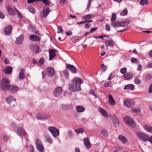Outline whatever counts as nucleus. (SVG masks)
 Listing matches in <instances>:
<instances>
[{"mask_svg":"<svg viewBox=\"0 0 152 152\" xmlns=\"http://www.w3.org/2000/svg\"><path fill=\"white\" fill-rule=\"evenodd\" d=\"M10 85L9 80L7 78H4L0 84V87L3 91H5L9 90Z\"/></svg>","mask_w":152,"mask_h":152,"instance_id":"nucleus-1","label":"nucleus"},{"mask_svg":"<svg viewBox=\"0 0 152 152\" xmlns=\"http://www.w3.org/2000/svg\"><path fill=\"white\" fill-rule=\"evenodd\" d=\"M64 75L65 77H66V78L68 79V75L69 73L68 72H67L66 70H65L64 72Z\"/></svg>","mask_w":152,"mask_h":152,"instance_id":"nucleus-58","label":"nucleus"},{"mask_svg":"<svg viewBox=\"0 0 152 152\" xmlns=\"http://www.w3.org/2000/svg\"><path fill=\"white\" fill-rule=\"evenodd\" d=\"M131 60L132 63L137 64L138 63V60L135 58L132 57L131 58Z\"/></svg>","mask_w":152,"mask_h":152,"instance_id":"nucleus-54","label":"nucleus"},{"mask_svg":"<svg viewBox=\"0 0 152 152\" xmlns=\"http://www.w3.org/2000/svg\"><path fill=\"white\" fill-rule=\"evenodd\" d=\"M36 147L37 150L40 152H43L44 150V147L41 141L39 139L35 140Z\"/></svg>","mask_w":152,"mask_h":152,"instance_id":"nucleus-5","label":"nucleus"},{"mask_svg":"<svg viewBox=\"0 0 152 152\" xmlns=\"http://www.w3.org/2000/svg\"><path fill=\"white\" fill-rule=\"evenodd\" d=\"M50 12V11L48 7L44 8L42 12L40 13V16L42 18H45Z\"/></svg>","mask_w":152,"mask_h":152,"instance_id":"nucleus-8","label":"nucleus"},{"mask_svg":"<svg viewBox=\"0 0 152 152\" xmlns=\"http://www.w3.org/2000/svg\"><path fill=\"white\" fill-rule=\"evenodd\" d=\"M140 3V4L142 5H144L145 4H147L148 3V0H141Z\"/></svg>","mask_w":152,"mask_h":152,"instance_id":"nucleus-43","label":"nucleus"},{"mask_svg":"<svg viewBox=\"0 0 152 152\" xmlns=\"http://www.w3.org/2000/svg\"><path fill=\"white\" fill-rule=\"evenodd\" d=\"M102 134L104 136H107V129H103L101 131Z\"/></svg>","mask_w":152,"mask_h":152,"instance_id":"nucleus-49","label":"nucleus"},{"mask_svg":"<svg viewBox=\"0 0 152 152\" xmlns=\"http://www.w3.org/2000/svg\"><path fill=\"white\" fill-rule=\"evenodd\" d=\"M44 59L43 58H41L39 60V64L40 65H42L44 61Z\"/></svg>","mask_w":152,"mask_h":152,"instance_id":"nucleus-57","label":"nucleus"},{"mask_svg":"<svg viewBox=\"0 0 152 152\" xmlns=\"http://www.w3.org/2000/svg\"><path fill=\"white\" fill-rule=\"evenodd\" d=\"M72 83L73 84H79V85L83 83L82 80L78 77H75L72 80Z\"/></svg>","mask_w":152,"mask_h":152,"instance_id":"nucleus-11","label":"nucleus"},{"mask_svg":"<svg viewBox=\"0 0 152 152\" xmlns=\"http://www.w3.org/2000/svg\"><path fill=\"white\" fill-rule=\"evenodd\" d=\"M127 69L126 68L124 67L121 68L120 70V72L122 74L125 75L126 73Z\"/></svg>","mask_w":152,"mask_h":152,"instance_id":"nucleus-47","label":"nucleus"},{"mask_svg":"<svg viewBox=\"0 0 152 152\" xmlns=\"http://www.w3.org/2000/svg\"><path fill=\"white\" fill-rule=\"evenodd\" d=\"M134 83L136 84H140L141 83V81L138 78H136L134 80Z\"/></svg>","mask_w":152,"mask_h":152,"instance_id":"nucleus-45","label":"nucleus"},{"mask_svg":"<svg viewBox=\"0 0 152 152\" xmlns=\"http://www.w3.org/2000/svg\"><path fill=\"white\" fill-rule=\"evenodd\" d=\"M7 9L8 12V13L10 15H12L13 12L12 7L8 5L6 7Z\"/></svg>","mask_w":152,"mask_h":152,"instance_id":"nucleus-37","label":"nucleus"},{"mask_svg":"<svg viewBox=\"0 0 152 152\" xmlns=\"http://www.w3.org/2000/svg\"><path fill=\"white\" fill-rule=\"evenodd\" d=\"M24 77V70L23 69H22L19 73L18 77L19 79L22 80Z\"/></svg>","mask_w":152,"mask_h":152,"instance_id":"nucleus-35","label":"nucleus"},{"mask_svg":"<svg viewBox=\"0 0 152 152\" xmlns=\"http://www.w3.org/2000/svg\"><path fill=\"white\" fill-rule=\"evenodd\" d=\"M137 137L143 141H147L148 140V136L146 134L140 132H137L136 133Z\"/></svg>","mask_w":152,"mask_h":152,"instance_id":"nucleus-4","label":"nucleus"},{"mask_svg":"<svg viewBox=\"0 0 152 152\" xmlns=\"http://www.w3.org/2000/svg\"><path fill=\"white\" fill-rule=\"evenodd\" d=\"M16 99L12 96H10L6 98V101L8 104H10L12 101H15Z\"/></svg>","mask_w":152,"mask_h":152,"instance_id":"nucleus-28","label":"nucleus"},{"mask_svg":"<svg viewBox=\"0 0 152 152\" xmlns=\"http://www.w3.org/2000/svg\"><path fill=\"white\" fill-rule=\"evenodd\" d=\"M152 76L150 74H148L145 77V79L147 80H150L151 79Z\"/></svg>","mask_w":152,"mask_h":152,"instance_id":"nucleus-56","label":"nucleus"},{"mask_svg":"<svg viewBox=\"0 0 152 152\" xmlns=\"http://www.w3.org/2000/svg\"><path fill=\"white\" fill-rule=\"evenodd\" d=\"M92 0H89L88 1V7L86 8V9L88 10H89V9L90 7V6L91 4V2Z\"/></svg>","mask_w":152,"mask_h":152,"instance_id":"nucleus-62","label":"nucleus"},{"mask_svg":"<svg viewBox=\"0 0 152 152\" xmlns=\"http://www.w3.org/2000/svg\"><path fill=\"white\" fill-rule=\"evenodd\" d=\"M124 121L128 125L132 127H134L136 126V124L132 119L129 116L124 117L123 119Z\"/></svg>","mask_w":152,"mask_h":152,"instance_id":"nucleus-2","label":"nucleus"},{"mask_svg":"<svg viewBox=\"0 0 152 152\" xmlns=\"http://www.w3.org/2000/svg\"><path fill=\"white\" fill-rule=\"evenodd\" d=\"M43 119H46L48 118H49L50 117V115L48 114H43Z\"/></svg>","mask_w":152,"mask_h":152,"instance_id":"nucleus-55","label":"nucleus"},{"mask_svg":"<svg viewBox=\"0 0 152 152\" xmlns=\"http://www.w3.org/2000/svg\"><path fill=\"white\" fill-rule=\"evenodd\" d=\"M43 114L41 113H39L37 115V117L39 119H40L42 120L43 119Z\"/></svg>","mask_w":152,"mask_h":152,"instance_id":"nucleus-52","label":"nucleus"},{"mask_svg":"<svg viewBox=\"0 0 152 152\" xmlns=\"http://www.w3.org/2000/svg\"><path fill=\"white\" fill-rule=\"evenodd\" d=\"M101 68L102 69V71L103 72H104L106 69V66L104 64H102L101 65Z\"/></svg>","mask_w":152,"mask_h":152,"instance_id":"nucleus-59","label":"nucleus"},{"mask_svg":"<svg viewBox=\"0 0 152 152\" xmlns=\"http://www.w3.org/2000/svg\"><path fill=\"white\" fill-rule=\"evenodd\" d=\"M134 88V86L133 84H129L125 86L124 88V90H133Z\"/></svg>","mask_w":152,"mask_h":152,"instance_id":"nucleus-30","label":"nucleus"},{"mask_svg":"<svg viewBox=\"0 0 152 152\" xmlns=\"http://www.w3.org/2000/svg\"><path fill=\"white\" fill-rule=\"evenodd\" d=\"M99 110L104 117L107 118L108 117V115L107 112L104 109L100 107L99 108Z\"/></svg>","mask_w":152,"mask_h":152,"instance_id":"nucleus-17","label":"nucleus"},{"mask_svg":"<svg viewBox=\"0 0 152 152\" xmlns=\"http://www.w3.org/2000/svg\"><path fill=\"white\" fill-rule=\"evenodd\" d=\"M114 77V75H113V73H111L109 75L108 80H110Z\"/></svg>","mask_w":152,"mask_h":152,"instance_id":"nucleus-63","label":"nucleus"},{"mask_svg":"<svg viewBox=\"0 0 152 152\" xmlns=\"http://www.w3.org/2000/svg\"><path fill=\"white\" fill-rule=\"evenodd\" d=\"M91 15L88 14V15H86L84 16H83L82 17V18L84 19L85 20H88L89 19L91 18Z\"/></svg>","mask_w":152,"mask_h":152,"instance_id":"nucleus-42","label":"nucleus"},{"mask_svg":"<svg viewBox=\"0 0 152 152\" xmlns=\"http://www.w3.org/2000/svg\"><path fill=\"white\" fill-rule=\"evenodd\" d=\"M108 96L109 97V102L110 105H114L115 104V102L112 96L109 94L108 95Z\"/></svg>","mask_w":152,"mask_h":152,"instance_id":"nucleus-26","label":"nucleus"},{"mask_svg":"<svg viewBox=\"0 0 152 152\" xmlns=\"http://www.w3.org/2000/svg\"><path fill=\"white\" fill-rule=\"evenodd\" d=\"M113 122V125L115 127L118 126H119V121L118 118L115 117H113L112 118Z\"/></svg>","mask_w":152,"mask_h":152,"instance_id":"nucleus-22","label":"nucleus"},{"mask_svg":"<svg viewBox=\"0 0 152 152\" xmlns=\"http://www.w3.org/2000/svg\"><path fill=\"white\" fill-rule=\"evenodd\" d=\"M41 1L45 5L48 6L49 5V0H36V1Z\"/></svg>","mask_w":152,"mask_h":152,"instance_id":"nucleus-39","label":"nucleus"},{"mask_svg":"<svg viewBox=\"0 0 152 152\" xmlns=\"http://www.w3.org/2000/svg\"><path fill=\"white\" fill-rule=\"evenodd\" d=\"M105 29L107 31H109L110 30V28L108 24L107 23L106 24Z\"/></svg>","mask_w":152,"mask_h":152,"instance_id":"nucleus-60","label":"nucleus"},{"mask_svg":"<svg viewBox=\"0 0 152 152\" xmlns=\"http://www.w3.org/2000/svg\"><path fill=\"white\" fill-rule=\"evenodd\" d=\"M105 44L107 46H113L114 45V42L112 40H107L105 41Z\"/></svg>","mask_w":152,"mask_h":152,"instance_id":"nucleus-31","label":"nucleus"},{"mask_svg":"<svg viewBox=\"0 0 152 152\" xmlns=\"http://www.w3.org/2000/svg\"><path fill=\"white\" fill-rule=\"evenodd\" d=\"M84 142L85 146L88 148H90L91 147V145L89 142V139L88 137H86L85 139Z\"/></svg>","mask_w":152,"mask_h":152,"instance_id":"nucleus-23","label":"nucleus"},{"mask_svg":"<svg viewBox=\"0 0 152 152\" xmlns=\"http://www.w3.org/2000/svg\"><path fill=\"white\" fill-rule=\"evenodd\" d=\"M68 136L69 137H71L73 136L72 133L71 131H68Z\"/></svg>","mask_w":152,"mask_h":152,"instance_id":"nucleus-61","label":"nucleus"},{"mask_svg":"<svg viewBox=\"0 0 152 152\" xmlns=\"http://www.w3.org/2000/svg\"><path fill=\"white\" fill-rule=\"evenodd\" d=\"M128 12V11L126 8H125L120 14L121 16H123L126 15Z\"/></svg>","mask_w":152,"mask_h":152,"instance_id":"nucleus-44","label":"nucleus"},{"mask_svg":"<svg viewBox=\"0 0 152 152\" xmlns=\"http://www.w3.org/2000/svg\"><path fill=\"white\" fill-rule=\"evenodd\" d=\"M18 134L21 137L25 136L26 132L23 130L22 129L21 127H19L18 128Z\"/></svg>","mask_w":152,"mask_h":152,"instance_id":"nucleus-21","label":"nucleus"},{"mask_svg":"<svg viewBox=\"0 0 152 152\" xmlns=\"http://www.w3.org/2000/svg\"><path fill=\"white\" fill-rule=\"evenodd\" d=\"M112 26L115 28L121 27L120 22L118 21L112 22L111 23Z\"/></svg>","mask_w":152,"mask_h":152,"instance_id":"nucleus-32","label":"nucleus"},{"mask_svg":"<svg viewBox=\"0 0 152 152\" xmlns=\"http://www.w3.org/2000/svg\"><path fill=\"white\" fill-rule=\"evenodd\" d=\"M62 88L60 87H56L54 89L53 94L56 97H58L60 96L62 93Z\"/></svg>","mask_w":152,"mask_h":152,"instance_id":"nucleus-9","label":"nucleus"},{"mask_svg":"<svg viewBox=\"0 0 152 152\" xmlns=\"http://www.w3.org/2000/svg\"><path fill=\"white\" fill-rule=\"evenodd\" d=\"M29 39L30 40L32 41H39L40 40V38L37 36L33 34L30 35Z\"/></svg>","mask_w":152,"mask_h":152,"instance_id":"nucleus-16","label":"nucleus"},{"mask_svg":"<svg viewBox=\"0 0 152 152\" xmlns=\"http://www.w3.org/2000/svg\"><path fill=\"white\" fill-rule=\"evenodd\" d=\"M116 18V15L115 13H113L112 14V18H111V20L112 22L114 21Z\"/></svg>","mask_w":152,"mask_h":152,"instance_id":"nucleus-48","label":"nucleus"},{"mask_svg":"<svg viewBox=\"0 0 152 152\" xmlns=\"http://www.w3.org/2000/svg\"><path fill=\"white\" fill-rule=\"evenodd\" d=\"M28 10L33 13H34L35 12V9L32 7H31L28 8Z\"/></svg>","mask_w":152,"mask_h":152,"instance_id":"nucleus-51","label":"nucleus"},{"mask_svg":"<svg viewBox=\"0 0 152 152\" xmlns=\"http://www.w3.org/2000/svg\"><path fill=\"white\" fill-rule=\"evenodd\" d=\"M46 70L48 76L52 77L54 75L55 72L53 68L48 67L46 68Z\"/></svg>","mask_w":152,"mask_h":152,"instance_id":"nucleus-12","label":"nucleus"},{"mask_svg":"<svg viewBox=\"0 0 152 152\" xmlns=\"http://www.w3.org/2000/svg\"><path fill=\"white\" fill-rule=\"evenodd\" d=\"M75 131L77 133H82L84 132L83 130V128H81L80 129H75Z\"/></svg>","mask_w":152,"mask_h":152,"instance_id":"nucleus-46","label":"nucleus"},{"mask_svg":"<svg viewBox=\"0 0 152 152\" xmlns=\"http://www.w3.org/2000/svg\"><path fill=\"white\" fill-rule=\"evenodd\" d=\"M144 129L147 132L152 134V126L145 125L143 126Z\"/></svg>","mask_w":152,"mask_h":152,"instance_id":"nucleus-24","label":"nucleus"},{"mask_svg":"<svg viewBox=\"0 0 152 152\" xmlns=\"http://www.w3.org/2000/svg\"><path fill=\"white\" fill-rule=\"evenodd\" d=\"M58 28V32L57 33H60L63 31V30L62 28V27L61 26H57Z\"/></svg>","mask_w":152,"mask_h":152,"instance_id":"nucleus-53","label":"nucleus"},{"mask_svg":"<svg viewBox=\"0 0 152 152\" xmlns=\"http://www.w3.org/2000/svg\"><path fill=\"white\" fill-rule=\"evenodd\" d=\"M133 77V75L130 72H127L123 76V78L125 80H129Z\"/></svg>","mask_w":152,"mask_h":152,"instance_id":"nucleus-19","label":"nucleus"},{"mask_svg":"<svg viewBox=\"0 0 152 152\" xmlns=\"http://www.w3.org/2000/svg\"><path fill=\"white\" fill-rule=\"evenodd\" d=\"M3 139L4 141L7 142L9 139V137L7 134H5L3 137Z\"/></svg>","mask_w":152,"mask_h":152,"instance_id":"nucleus-50","label":"nucleus"},{"mask_svg":"<svg viewBox=\"0 0 152 152\" xmlns=\"http://www.w3.org/2000/svg\"><path fill=\"white\" fill-rule=\"evenodd\" d=\"M48 130L54 137H56L59 135V130L56 127L53 126L49 127L48 128Z\"/></svg>","mask_w":152,"mask_h":152,"instance_id":"nucleus-7","label":"nucleus"},{"mask_svg":"<svg viewBox=\"0 0 152 152\" xmlns=\"http://www.w3.org/2000/svg\"><path fill=\"white\" fill-rule=\"evenodd\" d=\"M32 50L35 53H38L41 51V50L39 47L37 45H34L31 46Z\"/></svg>","mask_w":152,"mask_h":152,"instance_id":"nucleus-14","label":"nucleus"},{"mask_svg":"<svg viewBox=\"0 0 152 152\" xmlns=\"http://www.w3.org/2000/svg\"><path fill=\"white\" fill-rule=\"evenodd\" d=\"M76 110L77 113L82 112L84 111L85 108L82 106H77L76 107Z\"/></svg>","mask_w":152,"mask_h":152,"instance_id":"nucleus-29","label":"nucleus"},{"mask_svg":"<svg viewBox=\"0 0 152 152\" xmlns=\"http://www.w3.org/2000/svg\"><path fill=\"white\" fill-rule=\"evenodd\" d=\"M56 50L54 49H52L49 52V60H51L53 58H54L56 56Z\"/></svg>","mask_w":152,"mask_h":152,"instance_id":"nucleus-15","label":"nucleus"},{"mask_svg":"<svg viewBox=\"0 0 152 152\" xmlns=\"http://www.w3.org/2000/svg\"><path fill=\"white\" fill-rule=\"evenodd\" d=\"M68 88L69 90L71 92H76L80 91L81 89L80 86L79 84H69Z\"/></svg>","mask_w":152,"mask_h":152,"instance_id":"nucleus-3","label":"nucleus"},{"mask_svg":"<svg viewBox=\"0 0 152 152\" xmlns=\"http://www.w3.org/2000/svg\"><path fill=\"white\" fill-rule=\"evenodd\" d=\"M124 104L126 107L131 108L134 105L135 102L133 100L126 99L124 101Z\"/></svg>","mask_w":152,"mask_h":152,"instance_id":"nucleus-6","label":"nucleus"},{"mask_svg":"<svg viewBox=\"0 0 152 152\" xmlns=\"http://www.w3.org/2000/svg\"><path fill=\"white\" fill-rule=\"evenodd\" d=\"M66 68L69 70L72 73H75L76 72L77 70L76 67L72 65L67 64L66 65Z\"/></svg>","mask_w":152,"mask_h":152,"instance_id":"nucleus-13","label":"nucleus"},{"mask_svg":"<svg viewBox=\"0 0 152 152\" xmlns=\"http://www.w3.org/2000/svg\"><path fill=\"white\" fill-rule=\"evenodd\" d=\"M140 111V110L139 109L133 108L132 109V113L137 114Z\"/></svg>","mask_w":152,"mask_h":152,"instance_id":"nucleus-40","label":"nucleus"},{"mask_svg":"<svg viewBox=\"0 0 152 152\" xmlns=\"http://www.w3.org/2000/svg\"><path fill=\"white\" fill-rule=\"evenodd\" d=\"M59 107L61 109L63 110H66L69 108V107L68 105L63 104L60 105Z\"/></svg>","mask_w":152,"mask_h":152,"instance_id":"nucleus-38","label":"nucleus"},{"mask_svg":"<svg viewBox=\"0 0 152 152\" xmlns=\"http://www.w3.org/2000/svg\"><path fill=\"white\" fill-rule=\"evenodd\" d=\"M12 26L10 25H8L5 28L4 33L5 35H9L11 33Z\"/></svg>","mask_w":152,"mask_h":152,"instance_id":"nucleus-10","label":"nucleus"},{"mask_svg":"<svg viewBox=\"0 0 152 152\" xmlns=\"http://www.w3.org/2000/svg\"><path fill=\"white\" fill-rule=\"evenodd\" d=\"M12 67L7 66L5 67L4 70V72L6 74L10 75L12 73Z\"/></svg>","mask_w":152,"mask_h":152,"instance_id":"nucleus-20","label":"nucleus"},{"mask_svg":"<svg viewBox=\"0 0 152 152\" xmlns=\"http://www.w3.org/2000/svg\"><path fill=\"white\" fill-rule=\"evenodd\" d=\"M45 141L51 144L52 143V140L51 137L48 135H46L45 136Z\"/></svg>","mask_w":152,"mask_h":152,"instance_id":"nucleus-36","label":"nucleus"},{"mask_svg":"<svg viewBox=\"0 0 152 152\" xmlns=\"http://www.w3.org/2000/svg\"><path fill=\"white\" fill-rule=\"evenodd\" d=\"M120 22L121 26L123 27L127 26L129 23V21L127 19L121 21Z\"/></svg>","mask_w":152,"mask_h":152,"instance_id":"nucleus-27","label":"nucleus"},{"mask_svg":"<svg viewBox=\"0 0 152 152\" xmlns=\"http://www.w3.org/2000/svg\"><path fill=\"white\" fill-rule=\"evenodd\" d=\"M81 38L82 37L80 36H75L72 38L71 41L73 43H75L79 41Z\"/></svg>","mask_w":152,"mask_h":152,"instance_id":"nucleus-25","label":"nucleus"},{"mask_svg":"<svg viewBox=\"0 0 152 152\" xmlns=\"http://www.w3.org/2000/svg\"><path fill=\"white\" fill-rule=\"evenodd\" d=\"M118 139L123 143H125L127 142V139L124 136L122 135L119 136Z\"/></svg>","mask_w":152,"mask_h":152,"instance_id":"nucleus-34","label":"nucleus"},{"mask_svg":"<svg viewBox=\"0 0 152 152\" xmlns=\"http://www.w3.org/2000/svg\"><path fill=\"white\" fill-rule=\"evenodd\" d=\"M112 85L111 81L107 82L104 84V86L106 87H111Z\"/></svg>","mask_w":152,"mask_h":152,"instance_id":"nucleus-41","label":"nucleus"},{"mask_svg":"<svg viewBox=\"0 0 152 152\" xmlns=\"http://www.w3.org/2000/svg\"><path fill=\"white\" fill-rule=\"evenodd\" d=\"M24 37V35L22 34L20 35L19 37H17L15 41L16 44L18 45L21 44L23 41Z\"/></svg>","mask_w":152,"mask_h":152,"instance_id":"nucleus-18","label":"nucleus"},{"mask_svg":"<svg viewBox=\"0 0 152 152\" xmlns=\"http://www.w3.org/2000/svg\"><path fill=\"white\" fill-rule=\"evenodd\" d=\"M149 93L150 94L152 93V83L151 84L149 87Z\"/></svg>","mask_w":152,"mask_h":152,"instance_id":"nucleus-64","label":"nucleus"},{"mask_svg":"<svg viewBox=\"0 0 152 152\" xmlns=\"http://www.w3.org/2000/svg\"><path fill=\"white\" fill-rule=\"evenodd\" d=\"M18 88L16 86L10 85L9 90L14 92L17 91L18 90Z\"/></svg>","mask_w":152,"mask_h":152,"instance_id":"nucleus-33","label":"nucleus"}]
</instances>
